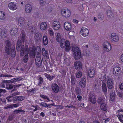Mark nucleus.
<instances>
[{"mask_svg":"<svg viewBox=\"0 0 123 123\" xmlns=\"http://www.w3.org/2000/svg\"><path fill=\"white\" fill-rule=\"evenodd\" d=\"M22 80V78L21 77H16L10 80H6V82L7 83H6V88L7 90H11L14 87L13 85L9 83H14Z\"/></svg>","mask_w":123,"mask_h":123,"instance_id":"nucleus-1","label":"nucleus"},{"mask_svg":"<svg viewBox=\"0 0 123 123\" xmlns=\"http://www.w3.org/2000/svg\"><path fill=\"white\" fill-rule=\"evenodd\" d=\"M60 46L62 48H65V51H69L70 49V43L68 40L65 41L64 38H62L60 40Z\"/></svg>","mask_w":123,"mask_h":123,"instance_id":"nucleus-2","label":"nucleus"},{"mask_svg":"<svg viewBox=\"0 0 123 123\" xmlns=\"http://www.w3.org/2000/svg\"><path fill=\"white\" fill-rule=\"evenodd\" d=\"M74 57L76 60L80 59V58L81 53L80 50L78 47H75L74 49Z\"/></svg>","mask_w":123,"mask_h":123,"instance_id":"nucleus-3","label":"nucleus"},{"mask_svg":"<svg viewBox=\"0 0 123 123\" xmlns=\"http://www.w3.org/2000/svg\"><path fill=\"white\" fill-rule=\"evenodd\" d=\"M18 23L19 25L22 27L25 28L27 27V23H26L25 19L24 18H19L18 20Z\"/></svg>","mask_w":123,"mask_h":123,"instance_id":"nucleus-4","label":"nucleus"},{"mask_svg":"<svg viewBox=\"0 0 123 123\" xmlns=\"http://www.w3.org/2000/svg\"><path fill=\"white\" fill-rule=\"evenodd\" d=\"M61 13L62 16L65 17H68L70 15V11L68 9H63L61 10Z\"/></svg>","mask_w":123,"mask_h":123,"instance_id":"nucleus-5","label":"nucleus"},{"mask_svg":"<svg viewBox=\"0 0 123 123\" xmlns=\"http://www.w3.org/2000/svg\"><path fill=\"white\" fill-rule=\"evenodd\" d=\"M6 45L5 47V50L6 54L8 55L10 54V50L11 49V44L10 41L8 40H6Z\"/></svg>","mask_w":123,"mask_h":123,"instance_id":"nucleus-6","label":"nucleus"},{"mask_svg":"<svg viewBox=\"0 0 123 123\" xmlns=\"http://www.w3.org/2000/svg\"><path fill=\"white\" fill-rule=\"evenodd\" d=\"M121 71V68L119 67H115L113 68V74L115 75L116 76V77H118L119 75L120 74Z\"/></svg>","mask_w":123,"mask_h":123,"instance_id":"nucleus-7","label":"nucleus"},{"mask_svg":"<svg viewBox=\"0 0 123 123\" xmlns=\"http://www.w3.org/2000/svg\"><path fill=\"white\" fill-rule=\"evenodd\" d=\"M80 34L83 36L86 37L88 35L89 31L87 28L82 27L80 30Z\"/></svg>","mask_w":123,"mask_h":123,"instance_id":"nucleus-8","label":"nucleus"},{"mask_svg":"<svg viewBox=\"0 0 123 123\" xmlns=\"http://www.w3.org/2000/svg\"><path fill=\"white\" fill-rule=\"evenodd\" d=\"M105 50L107 52L110 51L111 49V46L110 43L108 42H105L103 44Z\"/></svg>","mask_w":123,"mask_h":123,"instance_id":"nucleus-9","label":"nucleus"},{"mask_svg":"<svg viewBox=\"0 0 123 123\" xmlns=\"http://www.w3.org/2000/svg\"><path fill=\"white\" fill-rule=\"evenodd\" d=\"M60 27V24L59 21H55L53 23V28L55 30H57Z\"/></svg>","mask_w":123,"mask_h":123,"instance_id":"nucleus-10","label":"nucleus"},{"mask_svg":"<svg viewBox=\"0 0 123 123\" xmlns=\"http://www.w3.org/2000/svg\"><path fill=\"white\" fill-rule=\"evenodd\" d=\"M8 7L9 8L12 10H15L17 7V4L15 3L11 2L8 4Z\"/></svg>","mask_w":123,"mask_h":123,"instance_id":"nucleus-11","label":"nucleus"},{"mask_svg":"<svg viewBox=\"0 0 123 123\" xmlns=\"http://www.w3.org/2000/svg\"><path fill=\"white\" fill-rule=\"evenodd\" d=\"M36 65L38 66H40L42 63V61L40 56H38L36 57L35 61Z\"/></svg>","mask_w":123,"mask_h":123,"instance_id":"nucleus-12","label":"nucleus"},{"mask_svg":"<svg viewBox=\"0 0 123 123\" xmlns=\"http://www.w3.org/2000/svg\"><path fill=\"white\" fill-rule=\"evenodd\" d=\"M51 86L52 90L55 93H56L58 92L59 90V87L57 84H53Z\"/></svg>","mask_w":123,"mask_h":123,"instance_id":"nucleus-13","label":"nucleus"},{"mask_svg":"<svg viewBox=\"0 0 123 123\" xmlns=\"http://www.w3.org/2000/svg\"><path fill=\"white\" fill-rule=\"evenodd\" d=\"M113 82L111 79L109 78L107 81V86L108 88L111 89L113 85Z\"/></svg>","mask_w":123,"mask_h":123,"instance_id":"nucleus-14","label":"nucleus"},{"mask_svg":"<svg viewBox=\"0 0 123 123\" xmlns=\"http://www.w3.org/2000/svg\"><path fill=\"white\" fill-rule=\"evenodd\" d=\"M18 31L17 29L13 27L11 29L10 31V33L12 36H14L18 34Z\"/></svg>","mask_w":123,"mask_h":123,"instance_id":"nucleus-15","label":"nucleus"},{"mask_svg":"<svg viewBox=\"0 0 123 123\" xmlns=\"http://www.w3.org/2000/svg\"><path fill=\"white\" fill-rule=\"evenodd\" d=\"M95 74V70L93 69H89L88 71V75L89 77H93Z\"/></svg>","mask_w":123,"mask_h":123,"instance_id":"nucleus-16","label":"nucleus"},{"mask_svg":"<svg viewBox=\"0 0 123 123\" xmlns=\"http://www.w3.org/2000/svg\"><path fill=\"white\" fill-rule=\"evenodd\" d=\"M64 26L65 29L68 31H70L71 29V24L68 22H65L64 25Z\"/></svg>","mask_w":123,"mask_h":123,"instance_id":"nucleus-17","label":"nucleus"},{"mask_svg":"<svg viewBox=\"0 0 123 123\" xmlns=\"http://www.w3.org/2000/svg\"><path fill=\"white\" fill-rule=\"evenodd\" d=\"M86 85V80L84 77H83L80 82V86L81 88H84Z\"/></svg>","mask_w":123,"mask_h":123,"instance_id":"nucleus-18","label":"nucleus"},{"mask_svg":"<svg viewBox=\"0 0 123 123\" xmlns=\"http://www.w3.org/2000/svg\"><path fill=\"white\" fill-rule=\"evenodd\" d=\"M111 38L115 42H117L119 40V37L118 35H116L115 33H112L111 35Z\"/></svg>","mask_w":123,"mask_h":123,"instance_id":"nucleus-19","label":"nucleus"},{"mask_svg":"<svg viewBox=\"0 0 123 123\" xmlns=\"http://www.w3.org/2000/svg\"><path fill=\"white\" fill-rule=\"evenodd\" d=\"M48 39L46 35L43 36L42 39L43 44L44 45H47L48 43Z\"/></svg>","mask_w":123,"mask_h":123,"instance_id":"nucleus-20","label":"nucleus"},{"mask_svg":"<svg viewBox=\"0 0 123 123\" xmlns=\"http://www.w3.org/2000/svg\"><path fill=\"white\" fill-rule=\"evenodd\" d=\"M25 10L26 12L30 13L32 10L31 5L29 4H26L25 6Z\"/></svg>","mask_w":123,"mask_h":123,"instance_id":"nucleus-21","label":"nucleus"},{"mask_svg":"<svg viewBox=\"0 0 123 123\" xmlns=\"http://www.w3.org/2000/svg\"><path fill=\"white\" fill-rule=\"evenodd\" d=\"M89 99L90 101L92 103L95 104L96 102V98L92 94L89 96Z\"/></svg>","mask_w":123,"mask_h":123,"instance_id":"nucleus-22","label":"nucleus"},{"mask_svg":"<svg viewBox=\"0 0 123 123\" xmlns=\"http://www.w3.org/2000/svg\"><path fill=\"white\" fill-rule=\"evenodd\" d=\"M75 68L76 69H79L82 67V64L80 61L75 62L74 64Z\"/></svg>","mask_w":123,"mask_h":123,"instance_id":"nucleus-23","label":"nucleus"},{"mask_svg":"<svg viewBox=\"0 0 123 123\" xmlns=\"http://www.w3.org/2000/svg\"><path fill=\"white\" fill-rule=\"evenodd\" d=\"M27 27H25V28H27V29H29L31 32H33V28L32 27H30L31 26V22L30 21H28V22H27Z\"/></svg>","mask_w":123,"mask_h":123,"instance_id":"nucleus-24","label":"nucleus"},{"mask_svg":"<svg viewBox=\"0 0 123 123\" xmlns=\"http://www.w3.org/2000/svg\"><path fill=\"white\" fill-rule=\"evenodd\" d=\"M25 99V97L23 96H15L13 98L12 100L14 101H22Z\"/></svg>","mask_w":123,"mask_h":123,"instance_id":"nucleus-25","label":"nucleus"},{"mask_svg":"<svg viewBox=\"0 0 123 123\" xmlns=\"http://www.w3.org/2000/svg\"><path fill=\"white\" fill-rule=\"evenodd\" d=\"M22 40L20 39H18L17 41V43L16 49L18 51L20 50V49L21 47V46L22 45Z\"/></svg>","mask_w":123,"mask_h":123,"instance_id":"nucleus-26","label":"nucleus"},{"mask_svg":"<svg viewBox=\"0 0 123 123\" xmlns=\"http://www.w3.org/2000/svg\"><path fill=\"white\" fill-rule=\"evenodd\" d=\"M20 55L21 56H23L24 55L25 53V46L24 45H22L20 49Z\"/></svg>","mask_w":123,"mask_h":123,"instance_id":"nucleus-27","label":"nucleus"},{"mask_svg":"<svg viewBox=\"0 0 123 123\" xmlns=\"http://www.w3.org/2000/svg\"><path fill=\"white\" fill-rule=\"evenodd\" d=\"M42 54L43 56H46L47 58L49 56V54L48 51L45 50V49L44 48H42Z\"/></svg>","mask_w":123,"mask_h":123,"instance_id":"nucleus-28","label":"nucleus"},{"mask_svg":"<svg viewBox=\"0 0 123 123\" xmlns=\"http://www.w3.org/2000/svg\"><path fill=\"white\" fill-rule=\"evenodd\" d=\"M105 100V98L101 96L98 98L97 101L98 104H102L104 103Z\"/></svg>","mask_w":123,"mask_h":123,"instance_id":"nucleus-29","label":"nucleus"},{"mask_svg":"<svg viewBox=\"0 0 123 123\" xmlns=\"http://www.w3.org/2000/svg\"><path fill=\"white\" fill-rule=\"evenodd\" d=\"M6 15L5 12L3 11H0V19L2 20L5 19Z\"/></svg>","mask_w":123,"mask_h":123,"instance_id":"nucleus-30","label":"nucleus"},{"mask_svg":"<svg viewBox=\"0 0 123 123\" xmlns=\"http://www.w3.org/2000/svg\"><path fill=\"white\" fill-rule=\"evenodd\" d=\"M47 25L46 22H43L41 24L40 28L42 30H45L47 28Z\"/></svg>","mask_w":123,"mask_h":123,"instance_id":"nucleus-31","label":"nucleus"},{"mask_svg":"<svg viewBox=\"0 0 123 123\" xmlns=\"http://www.w3.org/2000/svg\"><path fill=\"white\" fill-rule=\"evenodd\" d=\"M116 116L118 118L120 121L121 123H123V115L118 113L117 115Z\"/></svg>","mask_w":123,"mask_h":123,"instance_id":"nucleus-32","label":"nucleus"},{"mask_svg":"<svg viewBox=\"0 0 123 123\" xmlns=\"http://www.w3.org/2000/svg\"><path fill=\"white\" fill-rule=\"evenodd\" d=\"M103 83L102 86V89L103 91L105 93H106L107 92V89L106 84L104 82L102 81Z\"/></svg>","mask_w":123,"mask_h":123,"instance_id":"nucleus-33","label":"nucleus"},{"mask_svg":"<svg viewBox=\"0 0 123 123\" xmlns=\"http://www.w3.org/2000/svg\"><path fill=\"white\" fill-rule=\"evenodd\" d=\"M100 108L101 110L104 111H105L107 110V107L106 104L103 103L101 104L100 105Z\"/></svg>","mask_w":123,"mask_h":123,"instance_id":"nucleus-34","label":"nucleus"},{"mask_svg":"<svg viewBox=\"0 0 123 123\" xmlns=\"http://www.w3.org/2000/svg\"><path fill=\"white\" fill-rule=\"evenodd\" d=\"M11 56L12 57H14L16 55V51L15 48L13 47L11 51Z\"/></svg>","mask_w":123,"mask_h":123,"instance_id":"nucleus-35","label":"nucleus"},{"mask_svg":"<svg viewBox=\"0 0 123 123\" xmlns=\"http://www.w3.org/2000/svg\"><path fill=\"white\" fill-rule=\"evenodd\" d=\"M115 95L113 92H112L111 93L110 96V100L112 101H114L115 99Z\"/></svg>","mask_w":123,"mask_h":123,"instance_id":"nucleus-36","label":"nucleus"},{"mask_svg":"<svg viewBox=\"0 0 123 123\" xmlns=\"http://www.w3.org/2000/svg\"><path fill=\"white\" fill-rule=\"evenodd\" d=\"M107 16L110 18H112L113 17V14L111 10H107Z\"/></svg>","mask_w":123,"mask_h":123,"instance_id":"nucleus-37","label":"nucleus"},{"mask_svg":"<svg viewBox=\"0 0 123 123\" xmlns=\"http://www.w3.org/2000/svg\"><path fill=\"white\" fill-rule=\"evenodd\" d=\"M29 59L28 55V54H26L24 56L23 58L24 62L25 63L27 62Z\"/></svg>","mask_w":123,"mask_h":123,"instance_id":"nucleus-38","label":"nucleus"},{"mask_svg":"<svg viewBox=\"0 0 123 123\" xmlns=\"http://www.w3.org/2000/svg\"><path fill=\"white\" fill-rule=\"evenodd\" d=\"M40 96L44 99H47V100H46V102H48L50 101L49 98L43 94H40Z\"/></svg>","mask_w":123,"mask_h":123,"instance_id":"nucleus-39","label":"nucleus"},{"mask_svg":"<svg viewBox=\"0 0 123 123\" xmlns=\"http://www.w3.org/2000/svg\"><path fill=\"white\" fill-rule=\"evenodd\" d=\"M25 112V111L22 110H16L13 111V113L14 114H17L20 112L24 113Z\"/></svg>","mask_w":123,"mask_h":123,"instance_id":"nucleus-40","label":"nucleus"},{"mask_svg":"<svg viewBox=\"0 0 123 123\" xmlns=\"http://www.w3.org/2000/svg\"><path fill=\"white\" fill-rule=\"evenodd\" d=\"M25 33H22V36H21V40H22V41L23 43H24L25 40Z\"/></svg>","mask_w":123,"mask_h":123,"instance_id":"nucleus-41","label":"nucleus"},{"mask_svg":"<svg viewBox=\"0 0 123 123\" xmlns=\"http://www.w3.org/2000/svg\"><path fill=\"white\" fill-rule=\"evenodd\" d=\"M113 109L114 111H115L116 113H118L120 112V109H118V108L114 106L113 107Z\"/></svg>","mask_w":123,"mask_h":123,"instance_id":"nucleus-42","label":"nucleus"},{"mask_svg":"<svg viewBox=\"0 0 123 123\" xmlns=\"http://www.w3.org/2000/svg\"><path fill=\"white\" fill-rule=\"evenodd\" d=\"M119 24L116 22H114L113 23V28H114L116 29H118V26H119Z\"/></svg>","mask_w":123,"mask_h":123,"instance_id":"nucleus-43","label":"nucleus"},{"mask_svg":"<svg viewBox=\"0 0 123 123\" xmlns=\"http://www.w3.org/2000/svg\"><path fill=\"white\" fill-rule=\"evenodd\" d=\"M76 77H81L82 73L81 71H77L76 73Z\"/></svg>","mask_w":123,"mask_h":123,"instance_id":"nucleus-44","label":"nucleus"},{"mask_svg":"<svg viewBox=\"0 0 123 123\" xmlns=\"http://www.w3.org/2000/svg\"><path fill=\"white\" fill-rule=\"evenodd\" d=\"M38 107V106H33L32 105L31 109L33 111H36L37 110V107Z\"/></svg>","mask_w":123,"mask_h":123,"instance_id":"nucleus-45","label":"nucleus"},{"mask_svg":"<svg viewBox=\"0 0 123 123\" xmlns=\"http://www.w3.org/2000/svg\"><path fill=\"white\" fill-rule=\"evenodd\" d=\"M29 49L31 54L34 55V48H33L32 47H30Z\"/></svg>","mask_w":123,"mask_h":123,"instance_id":"nucleus-46","label":"nucleus"},{"mask_svg":"<svg viewBox=\"0 0 123 123\" xmlns=\"http://www.w3.org/2000/svg\"><path fill=\"white\" fill-rule=\"evenodd\" d=\"M56 41L58 42H60V34L59 33H58L57 34L56 36Z\"/></svg>","mask_w":123,"mask_h":123,"instance_id":"nucleus-47","label":"nucleus"},{"mask_svg":"<svg viewBox=\"0 0 123 123\" xmlns=\"http://www.w3.org/2000/svg\"><path fill=\"white\" fill-rule=\"evenodd\" d=\"M71 83L73 85H74L75 84V81H76L75 77H71Z\"/></svg>","mask_w":123,"mask_h":123,"instance_id":"nucleus-48","label":"nucleus"},{"mask_svg":"<svg viewBox=\"0 0 123 123\" xmlns=\"http://www.w3.org/2000/svg\"><path fill=\"white\" fill-rule=\"evenodd\" d=\"M46 1L45 0H40V4L41 6L44 5L46 3Z\"/></svg>","mask_w":123,"mask_h":123,"instance_id":"nucleus-49","label":"nucleus"},{"mask_svg":"<svg viewBox=\"0 0 123 123\" xmlns=\"http://www.w3.org/2000/svg\"><path fill=\"white\" fill-rule=\"evenodd\" d=\"M25 51L26 54H28L29 53V48L28 45H26L25 46Z\"/></svg>","mask_w":123,"mask_h":123,"instance_id":"nucleus-50","label":"nucleus"},{"mask_svg":"<svg viewBox=\"0 0 123 123\" xmlns=\"http://www.w3.org/2000/svg\"><path fill=\"white\" fill-rule=\"evenodd\" d=\"M40 35L39 33H36L35 34V38H40Z\"/></svg>","mask_w":123,"mask_h":123,"instance_id":"nucleus-51","label":"nucleus"},{"mask_svg":"<svg viewBox=\"0 0 123 123\" xmlns=\"http://www.w3.org/2000/svg\"><path fill=\"white\" fill-rule=\"evenodd\" d=\"M40 104V105L43 107H46L47 106V104L46 103L43 102H41Z\"/></svg>","mask_w":123,"mask_h":123,"instance_id":"nucleus-52","label":"nucleus"},{"mask_svg":"<svg viewBox=\"0 0 123 123\" xmlns=\"http://www.w3.org/2000/svg\"><path fill=\"white\" fill-rule=\"evenodd\" d=\"M12 109L14 107L16 108L19 105L18 103L16 104H12Z\"/></svg>","mask_w":123,"mask_h":123,"instance_id":"nucleus-53","label":"nucleus"},{"mask_svg":"<svg viewBox=\"0 0 123 123\" xmlns=\"http://www.w3.org/2000/svg\"><path fill=\"white\" fill-rule=\"evenodd\" d=\"M38 80L39 81V84H41L43 82V80L42 77H39Z\"/></svg>","mask_w":123,"mask_h":123,"instance_id":"nucleus-54","label":"nucleus"},{"mask_svg":"<svg viewBox=\"0 0 123 123\" xmlns=\"http://www.w3.org/2000/svg\"><path fill=\"white\" fill-rule=\"evenodd\" d=\"M49 32L51 36H53L54 35V32L52 30H49Z\"/></svg>","mask_w":123,"mask_h":123,"instance_id":"nucleus-55","label":"nucleus"},{"mask_svg":"<svg viewBox=\"0 0 123 123\" xmlns=\"http://www.w3.org/2000/svg\"><path fill=\"white\" fill-rule=\"evenodd\" d=\"M6 83L4 82H2L0 84V86L2 88L5 87V85Z\"/></svg>","mask_w":123,"mask_h":123,"instance_id":"nucleus-56","label":"nucleus"},{"mask_svg":"<svg viewBox=\"0 0 123 123\" xmlns=\"http://www.w3.org/2000/svg\"><path fill=\"white\" fill-rule=\"evenodd\" d=\"M13 77V76H12L11 75H6L5 76H4V75L3 74H0V77Z\"/></svg>","mask_w":123,"mask_h":123,"instance_id":"nucleus-57","label":"nucleus"},{"mask_svg":"<svg viewBox=\"0 0 123 123\" xmlns=\"http://www.w3.org/2000/svg\"><path fill=\"white\" fill-rule=\"evenodd\" d=\"M12 105H8L6 107H4V109H7L8 108H11L12 109Z\"/></svg>","mask_w":123,"mask_h":123,"instance_id":"nucleus-58","label":"nucleus"},{"mask_svg":"<svg viewBox=\"0 0 123 123\" xmlns=\"http://www.w3.org/2000/svg\"><path fill=\"white\" fill-rule=\"evenodd\" d=\"M119 88L120 90H123V83H121L120 84Z\"/></svg>","mask_w":123,"mask_h":123,"instance_id":"nucleus-59","label":"nucleus"},{"mask_svg":"<svg viewBox=\"0 0 123 123\" xmlns=\"http://www.w3.org/2000/svg\"><path fill=\"white\" fill-rule=\"evenodd\" d=\"M55 106L57 107V109H63L64 107L63 106L61 105H56Z\"/></svg>","mask_w":123,"mask_h":123,"instance_id":"nucleus-60","label":"nucleus"},{"mask_svg":"<svg viewBox=\"0 0 123 123\" xmlns=\"http://www.w3.org/2000/svg\"><path fill=\"white\" fill-rule=\"evenodd\" d=\"M72 22L74 24H78L79 21L76 19H74L73 20Z\"/></svg>","mask_w":123,"mask_h":123,"instance_id":"nucleus-61","label":"nucleus"},{"mask_svg":"<svg viewBox=\"0 0 123 123\" xmlns=\"http://www.w3.org/2000/svg\"><path fill=\"white\" fill-rule=\"evenodd\" d=\"M77 97L79 101H80L81 99L82 98V97L79 95H78L77 96Z\"/></svg>","mask_w":123,"mask_h":123,"instance_id":"nucleus-62","label":"nucleus"},{"mask_svg":"<svg viewBox=\"0 0 123 123\" xmlns=\"http://www.w3.org/2000/svg\"><path fill=\"white\" fill-rule=\"evenodd\" d=\"M94 48L95 49L97 50H98L99 49V47L98 45H95V46H94Z\"/></svg>","mask_w":123,"mask_h":123,"instance_id":"nucleus-63","label":"nucleus"},{"mask_svg":"<svg viewBox=\"0 0 123 123\" xmlns=\"http://www.w3.org/2000/svg\"><path fill=\"white\" fill-rule=\"evenodd\" d=\"M40 116L44 117L45 116V114L43 112H41L40 114Z\"/></svg>","mask_w":123,"mask_h":123,"instance_id":"nucleus-64","label":"nucleus"}]
</instances>
